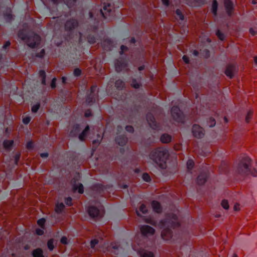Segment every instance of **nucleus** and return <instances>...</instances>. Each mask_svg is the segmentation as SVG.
<instances>
[{
  "label": "nucleus",
  "mask_w": 257,
  "mask_h": 257,
  "mask_svg": "<svg viewBox=\"0 0 257 257\" xmlns=\"http://www.w3.org/2000/svg\"><path fill=\"white\" fill-rule=\"evenodd\" d=\"M111 14V5L109 4H104L103 9L99 8L96 15L89 12V18L84 24V29L87 32V39L88 42L93 44L99 41V37L97 34L100 19L109 20Z\"/></svg>",
  "instance_id": "obj_1"
},
{
  "label": "nucleus",
  "mask_w": 257,
  "mask_h": 257,
  "mask_svg": "<svg viewBox=\"0 0 257 257\" xmlns=\"http://www.w3.org/2000/svg\"><path fill=\"white\" fill-rule=\"evenodd\" d=\"M163 227L161 235L164 239L169 240L173 238V232L175 229H179L181 224L178 221L176 215H173L172 219L166 218L161 221Z\"/></svg>",
  "instance_id": "obj_2"
},
{
  "label": "nucleus",
  "mask_w": 257,
  "mask_h": 257,
  "mask_svg": "<svg viewBox=\"0 0 257 257\" xmlns=\"http://www.w3.org/2000/svg\"><path fill=\"white\" fill-rule=\"evenodd\" d=\"M168 157V150L163 147H159L154 149L150 154V159L163 169L167 167L166 161Z\"/></svg>",
  "instance_id": "obj_3"
},
{
  "label": "nucleus",
  "mask_w": 257,
  "mask_h": 257,
  "mask_svg": "<svg viewBox=\"0 0 257 257\" xmlns=\"http://www.w3.org/2000/svg\"><path fill=\"white\" fill-rule=\"evenodd\" d=\"M252 160L248 157H244L237 166V171L241 175H251L257 177V171L252 165Z\"/></svg>",
  "instance_id": "obj_4"
},
{
  "label": "nucleus",
  "mask_w": 257,
  "mask_h": 257,
  "mask_svg": "<svg viewBox=\"0 0 257 257\" xmlns=\"http://www.w3.org/2000/svg\"><path fill=\"white\" fill-rule=\"evenodd\" d=\"M18 36L22 40L26 41L28 46L30 48L38 47L40 44L41 39L37 34H28L25 30H20L18 32Z\"/></svg>",
  "instance_id": "obj_5"
},
{
  "label": "nucleus",
  "mask_w": 257,
  "mask_h": 257,
  "mask_svg": "<svg viewBox=\"0 0 257 257\" xmlns=\"http://www.w3.org/2000/svg\"><path fill=\"white\" fill-rule=\"evenodd\" d=\"M97 96V87L96 85H92L86 94V104L89 106L92 105L95 102Z\"/></svg>",
  "instance_id": "obj_6"
},
{
  "label": "nucleus",
  "mask_w": 257,
  "mask_h": 257,
  "mask_svg": "<svg viewBox=\"0 0 257 257\" xmlns=\"http://www.w3.org/2000/svg\"><path fill=\"white\" fill-rule=\"evenodd\" d=\"M79 26V23L76 19L71 18L66 22L64 26L65 30L69 33V38L72 39V33L74 30Z\"/></svg>",
  "instance_id": "obj_7"
},
{
  "label": "nucleus",
  "mask_w": 257,
  "mask_h": 257,
  "mask_svg": "<svg viewBox=\"0 0 257 257\" xmlns=\"http://www.w3.org/2000/svg\"><path fill=\"white\" fill-rule=\"evenodd\" d=\"M171 113L174 120L178 122H184V114L178 106H173L171 108Z\"/></svg>",
  "instance_id": "obj_8"
},
{
  "label": "nucleus",
  "mask_w": 257,
  "mask_h": 257,
  "mask_svg": "<svg viewBox=\"0 0 257 257\" xmlns=\"http://www.w3.org/2000/svg\"><path fill=\"white\" fill-rule=\"evenodd\" d=\"M87 211L90 218L94 221L100 219L102 216L100 210L96 206H90Z\"/></svg>",
  "instance_id": "obj_9"
},
{
  "label": "nucleus",
  "mask_w": 257,
  "mask_h": 257,
  "mask_svg": "<svg viewBox=\"0 0 257 257\" xmlns=\"http://www.w3.org/2000/svg\"><path fill=\"white\" fill-rule=\"evenodd\" d=\"M146 119L150 127L154 130H159L160 124L156 121L154 116L151 112H148L146 115Z\"/></svg>",
  "instance_id": "obj_10"
},
{
  "label": "nucleus",
  "mask_w": 257,
  "mask_h": 257,
  "mask_svg": "<svg viewBox=\"0 0 257 257\" xmlns=\"http://www.w3.org/2000/svg\"><path fill=\"white\" fill-rule=\"evenodd\" d=\"M128 65L127 61L125 59L119 58L115 62V70L117 72H120L123 70L127 69Z\"/></svg>",
  "instance_id": "obj_11"
},
{
  "label": "nucleus",
  "mask_w": 257,
  "mask_h": 257,
  "mask_svg": "<svg viewBox=\"0 0 257 257\" xmlns=\"http://www.w3.org/2000/svg\"><path fill=\"white\" fill-rule=\"evenodd\" d=\"M192 133L194 137L198 139H201L204 136V131L203 128L196 124L193 125Z\"/></svg>",
  "instance_id": "obj_12"
},
{
  "label": "nucleus",
  "mask_w": 257,
  "mask_h": 257,
  "mask_svg": "<svg viewBox=\"0 0 257 257\" xmlns=\"http://www.w3.org/2000/svg\"><path fill=\"white\" fill-rule=\"evenodd\" d=\"M78 179L74 178L72 180V190L73 192H78L79 194L84 193V187L82 183H77Z\"/></svg>",
  "instance_id": "obj_13"
},
{
  "label": "nucleus",
  "mask_w": 257,
  "mask_h": 257,
  "mask_svg": "<svg viewBox=\"0 0 257 257\" xmlns=\"http://www.w3.org/2000/svg\"><path fill=\"white\" fill-rule=\"evenodd\" d=\"M140 230L142 234L144 236H146L153 235L155 231V230L154 228L148 225H142L141 227Z\"/></svg>",
  "instance_id": "obj_14"
},
{
  "label": "nucleus",
  "mask_w": 257,
  "mask_h": 257,
  "mask_svg": "<svg viewBox=\"0 0 257 257\" xmlns=\"http://www.w3.org/2000/svg\"><path fill=\"white\" fill-rule=\"evenodd\" d=\"M224 7L229 17L232 16L234 10V4L231 0H224Z\"/></svg>",
  "instance_id": "obj_15"
},
{
  "label": "nucleus",
  "mask_w": 257,
  "mask_h": 257,
  "mask_svg": "<svg viewBox=\"0 0 257 257\" xmlns=\"http://www.w3.org/2000/svg\"><path fill=\"white\" fill-rule=\"evenodd\" d=\"M208 171L207 170L202 171L197 178V183L198 185H202L205 184L208 177Z\"/></svg>",
  "instance_id": "obj_16"
},
{
  "label": "nucleus",
  "mask_w": 257,
  "mask_h": 257,
  "mask_svg": "<svg viewBox=\"0 0 257 257\" xmlns=\"http://www.w3.org/2000/svg\"><path fill=\"white\" fill-rule=\"evenodd\" d=\"M115 141L119 146L123 147L127 142V138L125 135H118L115 137Z\"/></svg>",
  "instance_id": "obj_17"
},
{
  "label": "nucleus",
  "mask_w": 257,
  "mask_h": 257,
  "mask_svg": "<svg viewBox=\"0 0 257 257\" xmlns=\"http://www.w3.org/2000/svg\"><path fill=\"white\" fill-rule=\"evenodd\" d=\"M81 131L80 126L79 124H74L70 132V136L71 137H78Z\"/></svg>",
  "instance_id": "obj_18"
},
{
  "label": "nucleus",
  "mask_w": 257,
  "mask_h": 257,
  "mask_svg": "<svg viewBox=\"0 0 257 257\" xmlns=\"http://www.w3.org/2000/svg\"><path fill=\"white\" fill-rule=\"evenodd\" d=\"M101 45L105 50L110 51L112 47V42L110 39L106 38L101 42Z\"/></svg>",
  "instance_id": "obj_19"
},
{
  "label": "nucleus",
  "mask_w": 257,
  "mask_h": 257,
  "mask_svg": "<svg viewBox=\"0 0 257 257\" xmlns=\"http://www.w3.org/2000/svg\"><path fill=\"white\" fill-rule=\"evenodd\" d=\"M152 208L155 212L158 213L162 211V208L161 204L157 201L154 200L151 203Z\"/></svg>",
  "instance_id": "obj_20"
},
{
  "label": "nucleus",
  "mask_w": 257,
  "mask_h": 257,
  "mask_svg": "<svg viewBox=\"0 0 257 257\" xmlns=\"http://www.w3.org/2000/svg\"><path fill=\"white\" fill-rule=\"evenodd\" d=\"M4 17L8 23H11L12 21L14 18L11 9L7 10L6 12L4 13Z\"/></svg>",
  "instance_id": "obj_21"
},
{
  "label": "nucleus",
  "mask_w": 257,
  "mask_h": 257,
  "mask_svg": "<svg viewBox=\"0 0 257 257\" xmlns=\"http://www.w3.org/2000/svg\"><path fill=\"white\" fill-rule=\"evenodd\" d=\"M89 130V126L87 125L84 129V130L81 133H79V135H78L79 139L81 141H84L85 138L87 137Z\"/></svg>",
  "instance_id": "obj_22"
},
{
  "label": "nucleus",
  "mask_w": 257,
  "mask_h": 257,
  "mask_svg": "<svg viewBox=\"0 0 257 257\" xmlns=\"http://www.w3.org/2000/svg\"><path fill=\"white\" fill-rule=\"evenodd\" d=\"M33 257H45L41 248L34 249L32 252Z\"/></svg>",
  "instance_id": "obj_23"
},
{
  "label": "nucleus",
  "mask_w": 257,
  "mask_h": 257,
  "mask_svg": "<svg viewBox=\"0 0 257 257\" xmlns=\"http://www.w3.org/2000/svg\"><path fill=\"white\" fill-rule=\"evenodd\" d=\"M234 67L232 65L228 66L225 70V74L230 78H232L233 77V71H234Z\"/></svg>",
  "instance_id": "obj_24"
},
{
  "label": "nucleus",
  "mask_w": 257,
  "mask_h": 257,
  "mask_svg": "<svg viewBox=\"0 0 257 257\" xmlns=\"http://www.w3.org/2000/svg\"><path fill=\"white\" fill-rule=\"evenodd\" d=\"M218 4L217 0H213L211 5V12L214 16L217 15Z\"/></svg>",
  "instance_id": "obj_25"
},
{
  "label": "nucleus",
  "mask_w": 257,
  "mask_h": 257,
  "mask_svg": "<svg viewBox=\"0 0 257 257\" xmlns=\"http://www.w3.org/2000/svg\"><path fill=\"white\" fill-rule=\"evenodd\" d=\"M172 137L168 134H163L160 138V140L163 143H168L171 141Z\"/></svg>",
  "instance_id": "obj_26"
},
{
  "label": "nucleus",
  "mask_w": 257,
  "mask_h": 257,
  "mask_svg": "<svg viewBox=\"0 0 257 257\" xmlns=\"http://www.w3.org/2000/svg\"><path fill=\"white\" fill-rule=\"evenodd\" d=\"M93 189L97 193L100 194L104 190V186L101 184L97 183L93 185Z\"/></svg>",
  "instance_id": "obj_27"
},
{
  "label": "nucleus",
  "mask_w": 257,
  "mask_h": 257,
  "mask_svg": "<svg viewBox=\"0 0 257 257\" xmlns=\"http://www.w3.org/2000/svg\"><path fill=\"white\" fill-rule=\"evenodd\" d=\"M39 76L41 78V84L43 85H46V74L44 70H40L39 72Z\"/></svg>",
  "instance_id": "obj_28"
},
{
  "label": "nucleus",
  "mask_w": 257,
  "mask_h": 257,
  "mask_svg": "<svg viewBox=\"0 0 257 257\" xmlns=\"http://www.w3.org/2000/svg\"><path fill=\"white\" fill-rule=\"evenodd\" d=\"M140 212H142L143 214H146V213H147L148 209L147 208L145 204H142L140 206V208H139V210H136L137 214L139 216H141V215L140 214Z\"/></svg>",
  "instance_id": "obj_29"
},
{
  "label": "nucleus",
  "mask_w": 257,
  "mask_h": 257,
  "mask_svg": "<svg viewBox=\"0 0 257 257\" xmlns=\"http://www.w3.org/2000/svg\"><path fill=\"white\" fill-rule=\"evenodd\" d=\"M65 208V205L63 203H57L56 204L55 211L57 213H62Z\"/></svg>",
  "instance_id": "obj_30"
},
{
  "label": "nucleus",
  "mask_w": 257,
  "mask_h": 257,
  "mask_svg": "<svg viewBox=\"0 0 257 257\" xmlns=\"http://www.w3.org/2000/svg\"><path fill=\"white\" fill-rule=\"evenodd\" d=\"M124 82L123 80L118 79L115 82V86L118 90H122L124 87Z\"/></svg>",
  "instance_id": "obj_31"
},
{
  "label": "nucleus",
  "mask_w": 257,
  "mask_h": 257,
  "mask_svg": "<svg viewBox=\"0 0 257 257\" xmlns=\"http://www.w3.org/2000/svg\"><path fill=\"white\" fill-rule=\"evenodd\" d=\"M175 13L176 15V19H179L181 21H183L185 20V16L180 9H177L176 10Z\"/></svg>",
  "instance_id": "obj_32"
},
{
  "label": "nucleus",
  "mask_w": 257,
  "mask_h": 257,
  "mask_svg": "<svg viewBox=\"0 0 257 257\" xmlns=\"http://www.w3.org/2000/svg\"><path fill=\"white\" fill-rule=\"evenodd\" d=\"M14 141L13 140H6L3 142V145L5 148L9 149H10L13 145Z\"/></svg>",
  "instance_id": "obj_33"
},
{
  "label": "nucleus",
  "mask_w": 257,
  "mask_h": 257,
  "mask_svg": "<svg viewBox=\"0 0 257 257\" xmlns=\"http://www.w3.org/2000/svg\"><path fill=\"white\" fill-rule=\"evenodd\" d=\"M207 124L210 127L214 126L216 124V121L215 119L212 117H210L207 120Z\"/></svg>",
  "instance_id": "obj_34"
},
{
  "label": "nucleus",
  "mask_w": 257,
  "mask_h": 257,
  "mask_svg": "<svg viewBox=\"0 0 257 257\" xmlns=\"http://www.w3.org/2000/svg\"><path fill=\"white\" fill-rule=\"evenodd\" d=\"M77 0H61L63 2L65 5L69 8L72 7L76 3Z\"/></svg>",
  "instance_id": "obj_35"
},
{
  "label": "nucleus",
  "mask_w": 257,
  "mask_h": 257,
  "mask_svg": "<svg viewBox=\"0 0 257 257\" xmlns=\"http://www.w3.org/2000/svg\"><path fill=\"white\" fill-rule=\"evenodd\" d=\"M54 240L53 238L50 239L47 242V246L50 251L54 249L55 246L54 245Z\"/></svg>",
  "instance_id": "obj_36"
},
{
  "label": "nucleus",
  "mask_w": 257,
  "mask_h": 257,
  "mask_svg": "<svg viewBox=\"0 0 257 257\" xmlns=\"http://www.w3.org/2000/svg\"><path fill=\"white\" fill-rule=\"evenodd\" d=\"M46 220L44 218H41L37 220V224L39 225L42 229H45V224Z\"/></svg>",
  "instance_id": "obj_37"
},
{
  "label": "nucleus",
  "mask_w": 257,
  "mask_h": 257,
  "mask_svg": "<svg viewBox=\"0 0 257 257\" xmlns=\"http://www.w3.org/2000/svg\"><path fill=\"white\" fill-rule=\"evenodd\" d=\"M131 85L134 88L138 89L140 88L141 84L138 82L136 79L133 78L132 81Z\"/></svg>",
  "instance_id": "obj_38"
},
{
  "label": "nucleus",
  "mask_w": 257,
  "mask_h": 257,
  "mask_svg": "<svg viewBox=\"0 0 257 257\" xmlns=\"http://www.w3.org/2000/svg\"><path fill=\"white\" fill-rule=\"evenodd\" d=\"M40 107V103L37 102V103L33 105L31 107V110L33 113H36Z\"/></svg>",
  "instance_id": "obj_39"
},
{
  "label": "nucleus",
  "mask_w": 257,
  "mask_h": 257,
  "mask_svg": "<svg viewBox=\"0 0 257 257\" xmlns=\"http://www.w3.org/2000/svg\"><path fill=\"white\" fill-rule=\"evenodd\" d=\"M194 165V161L192 160H188L187 162V169L190 171L192 169Z\"/></svg>",
  "instance_id": "obj_40"
},
{
  "label": "nucleus",
  "mask_w": 257,
  "mask_h": 257,
  "mask_svg": "<svg viewBox=\"0 0 257 257\" xmlns=\"http://www.w3.org/2000/svg\"><path fill=\"white\" fill-rule=\"evenodd\" d=\"M141 257H154V254L151 251H145L141 254Z\"/></svg>",
  "instance_id": "obj_41"
},
{
  "label": "nucleus",
  "mask_w": 257,
  "mask_h": 257,
  "mask_svg": "<svg viewBox=\"0 0 257 257\" xmlns=\"http://www.w3.org/2000/svg\"><path fill=\"white\" fill-rule=\"evenodd\" d=\"M45 55V49H42L40 52H37L36 53V57L39 58H42L44 57Z\"/></svg>",
  "instance_id": "obj_42"
},
{
  "label": "nucleus",
  "mask_w": 257,
  "mask_h": 257,
  "mask_svg": "<svg viewBox=\"0 0 257 257\" xmlns=\"http://www.w3.org/2000/svg\"><path fill=\"white\" fill-rule=\"evenodd\" d=\"M65 203L68 206H72V199L71 197H68L65 198Z\"/></svg>",
  "instance_id": "obj_43"
},
{
  "label": "nucleus",
  "mask_w": 257,
  "mask_h": 257,
  "mask_svg": "<svg viewBox=\"0 0 257 257\" xmlns=\"http://www.w3.org/2000/svg\"><path fill=\"white\" fill-rule=\"evenodd\" d=\"M216 35H217L218 38L222 41L225 38V36L224 34L222 32H221L219 30H217L216 32Z\"/></svg>",
  "instance_id": "obj_44"
},
{
  "label": "nucleus",
  "mask_w": 257,
  "mask_h": 257,
  "mask_svg": "<svg viewBox=\"0 0 257 257\" xmlns=\"http://www.w3.org/2000/svg\"><path fill=\"white\" fill-rule=\"evenodd\" d=\"M82 74V71L79 68H76L74 69L73 71V75L75 77H79Z\"/></svg>",
  "instance_id": "obj_45"
},
{
  "label": "nucleus",
  "mask_w": 257,
  "mask_h": 257,
  "mask_svg": "<svg viewBox=\"0 0 257 257\" xmlns=\"http://www.w3.org/2000/svg\"><path fill=\"white\" fill-rule=\"evenodd\" d=\"M142 178L145 181L147 182H149L151 180L150 175L147 173H144L143 174Z\"/></svg>",
  "instance_id": "obj_46"
},
{
  "label": "nucleus",
  "mask_w": 257,
  "mask_h": 257,
  "mask_svg": "<svg viewBox=\"0 0 257 257\" xmlns=\"http://www.w3.org/2000/svg\"><path fill=\"white\" fill-rule=\"evenodd\" d=\"M221 206L225 209H228L229 208V204L227 200H223L221 202Z\"/></svg>",
  "instance_id": "obj_47"
},
{
  "label": "nucleus",
  "mask_w": 257,
  "mask_h": 257,
  "mask_svg": "<svg viewBox=\"0 0 257 257\" xmlns=\"http://www.w3.org/2000/svg\"><path fill=\"white\" fill-rule=\"evenodd\" d=\"M26 147L29 150H32L34 148V145L33 141H29L26 144Z\"/></svg>",
  "instance_id": "obj_48"
},
{
  "label": "nucleus",
  "mask_w": 257,
  "mask_h": 257,
  "mask_svg": "<svg viewBox=\"0 0 257 257\" xmlns=\"http://www.w3.org/2000/svg\"><path fill=\"white\" fill-rule=\"evenodd\" d=\"M102 137L100 136V135H98V138L97 139H95L92 141V144L93 145H99L101 141Z\"/></svg>",
  "instance_id": "obj_49"
},
{
  "label": "nucleus",
  "mask_w": 257,
  "mask_h": 257,
  "mask_svg": "<svg viewBox=\"0 0 257 257\" xmlns=\"http://www.w3.org/2000/svg\"><path fill=\"white\" fill-rule=\"evenodd\" d=\"M98 240L97 239H93L90 241V246L92 248H94L95 245L98 244Z\"/></svg>",
  "instance_id": "obj_50"
},
{
  "label": "nucleus",
  "mask_w": 257,
  "mask_h": 257,
  "mask_svg": "<svg viewBox=\"0 0 257 257\" xmlns=\"http://www.w3.org/2000/svg\"><path fill=\"white\" fill-rule=\"evenodd\" d=\"M31 120V117L30 116H26L23 118V122L27 125L29 123Z\"/></svg>",
  "instance_id": "obj_51"
},
{
  "label": "nucleus",
  "mask_w": 257,
  "mask_h": 257,
  "mask_svg": "<svg viewBox=\"0 0 257 257\" xmlns=\"http://www.w3.org/2000/svg\"><path fill=\"white\" fill-rule=\"evenodd\" d=\"M252 112L251 111H248L247 115L245 116V121L247 123L249 122L250 119L251 117Z\"/></svg>",
  "instance_id": "obj_52"
},
{
  "label": "nucleus",
  "mask_w": 257,
  "mask_h": 257,
  "mask_svg": "<svg viewBox=\"0 0 257 257\" xmlns=\"http://www.w3.org/2000/svg\"><path fill=\"white\" fill-rule=\"evenodd\" d=\"M56 81L57 79L56 77H54L51 81V87L52 89H55L56 87Z\"/></svg>",
  "instance_id": "obj_53"
},
{
  "label": "nucleus",
  "mask_w": 257,
  "mask_h": 257,
  "mask_svg": "<svg viewBox=\"0 0 257 257\" xmlns=\"http://www.w3.org/2000/svg\"><path fill=\"white\" fill-rule=\"evenodd\" d=\"M43 229H44L37 228L36 229V233L38 235H40V236L43 235L44 233V231Z\"/></svg>",
  "instance_id": "obj_54"
},
{
  "label": "nucleus",
  "mask_w": 257,
  "mask_h": 257,
  "mask_svg": "<svg viewBox=\"0 0 257 257\" xmlns=\"http://www.w3.org/2000/svg\"><path fill=\"white\" fill-rule=\"evenodd\" d=\"M128 50V48L127 46L124 45H121L120 46V51L119 52L120 55H122L124 51H126Z\"/></svg>",
  "instance_id": "obj_55"
},
{
  "label": "nucleus",
  "mask_w": 257,
  "mask_h": 257,
  "mask_svg": "<svg viewBox=\"0 0 257 257\" xmlns=\"http://www.w3.org/2000/svg\"><path fill=\"white\" fill-rule=\"evenodd\" d=\"M125 130L128 133H132L134 131V128L131 125H126L125 126Z\"/></svg>",
  "instance_id": "obj_56"
},
{
  "label": "nucleus",
  "mask_w": 257,
  "mask_h": 257,
  "mask_svg": "<svg viewBox=\"0 0 257 257\" xmlns=\"http://www.w3.org/2000/svg\"><path fill=\"white\" fill-rule=\"evenodd\" d=\"M203 55H204V57L205 58H209V56H210V52H209V51L208 50H207V49H205L203 51Z\"/></svg>",
  "instance_id": "obj_57"
},
{
  "label": "nucleus",
  "mask_w": 257,
  "mask_h": 257,
  "mask_svg": "<svg viewBox=\"0 0 257 257\" xmlns=\"http://www.w3.org/2000/svg\"><path fill=\"white\" fill-rule=\"evenodd\" d=\"M182 59H183V60L184 61V62L186 64H189L190 63V59H189V58L187 56L184 55L182 57Z\"/></svg>",
  "instance_id": "obj_58"
},
{
  "label": "nucleus",
  "mask_w": 257,
  "mask_h": 257,
  "mask_svg": "<svg viewBox=\"0 0 257 257\" xmlns=\"http://www.w3.org/2000/svg\"><path fill=\"white\" fill-rule=\"evenodd\" d=\"M60 242L64 244H67L68 243L67 238L66 236H63L60 239Z\"/></svg>",
  "instance_id": "obj_59"
},
{
  "label": "nucleus",
  "mask_w": 257,
  "mask_h": 257,
  "mask_svg": "<svg viewBox=\"0 0 257 257\" xmlns=\"http://www.w3.org/2000/svg\"><path fill=\"white\" fill-rule=\"evenodd\" d=\"M84 116L86 117H89L92 116V113H91V111H90V110H89V109L87 110L84 113Z\"/></svg>",
  "instance_id": "obj_60"
},
{
  "label": "nucleus",
  "mask_w": 257,
  "mask_h": 257,
  "mask_svg": "<svg viewBox=\"0 0 257 257\" xmlns=\"http://www.w3.org/2000/svg\"><path fill=\"white\" fill-rule=\"evenodd\" d=\"M162 3L164 6L165 7H169L170 6V1L169 0H161Z\"/></svg>",
  "instance_id": "obj_61"
},
{
  "label": "nucleus",
  "mask_w": 257,
  "mask_h": 257,
  "mask_svg": "<svg viewBox=\"0 0 257 257\" xmlns=\"http://www.w3.org/2000/svg\"><path fill=\"white\" fill-rule=\"evenodd\" d=\"M20 158V154H18L15 156V162L16 164H18V163Z\"/></svg>",
  "instance_id": "obj_62"
},
{
  "label": "nucleus",
  "mask_w": 257,
  "mask_h": 257,
  "mask_svg": "<svg viewBox=\"0 0 257 257\" xmlns=\"http://www.w3.org/2000/svg\"><path fill=\"white\" fill-rule=\"evenodd\" d=\"M11 45V42L10 41H7L6 42V43L3 45V49H6L7 48H8Z\"/></svg>",
  "instance_id": "obj_63"
},
{
  "label": "nucleus",
  "mask_w": 257,
  "mask_h": 257,
  "mask_svg": "<svg viewBox=\"0 0 257 257\" xmlns=\"http://www.w3.org/2000/svg\"><path fill=\"white\" fill-rule=\"evenodd\" d=\"M249 32L252 36H255L257 34V32L252 28L249 29Z\"/></svg>",
  "instance_id": "obj_64"
}]
</instances>
